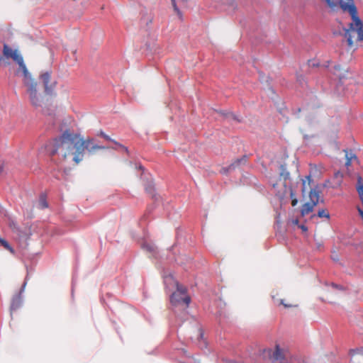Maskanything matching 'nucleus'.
<instances>
[{"instance_id": "25", "label": "nucleus", "mask_w": 363, "mask_h": 363, "mask_svg": "<svg viewBox=\"0 0 363 363\" xmlns=\"http://www.w3.org/2000/svg\"><path fill=\"white\" fill-rule=\"evenodd\" d=\"M297 203H298V199H297L296 198H294V199H293L291 200V205H292L293 206H296V205H297Z\"/></svg>"}, {"instance_id": "9", "label": "nucleus", "mask_w": 363, "mask_h": 363, "mask_svg": "<svg viewBox=\"0 0 363 363\" xmlns=\"http://www.w3.org/2000/svg\"><path fill=\"white\" fill-rule=\"evenodd\" d=\"M272 298L274 300V302L280 306V305H282L284 308H292V307H296L297 306L296 305L292 303H289L288 301H286L285 299L284 298H279L277 295V296H272Z\"/></svg>"}, {"instance_id": "1", "label": "nucleus", "mask_w": 363, "mask_h": 363, "mask_svg": "<svg viewBox=\"0 0 363 363\" xmlns=\"http://www.w3.org/2000/svg\"><path fill=\"white\" fill-rule=\"evenodd\" d=\"M93 140L89 138L84 140L79 134L67 130L50 142L48 148L52 156H58L60 162L77 165L84 159L85 150L92 155L97 150L111 148L95 145Z\"/></svg>"}, {"instance_id": "15", "label": "nucleus", "mask_w": 363, "mask_h": 363, "mask_svg": "<svg viewBox=\"0 0 363 363\" xmlns=\"http://www.w3.org/2000/svg\"><path fill=\"white\" fill-rule=\"evenodd\" d=\"M247 162V157L243 156L241 158L237 159L228 167L229 170L234 169L235 167L240 166L242 164H245Z\"/></svg>"}, {"instance_id": "22", "label": "nucleus", "mask_w": 363, "mask_h": 363, "mask_svg": "<svg viewBox=\"0 0 363 363\" xmlns=\"http://www.w3.org/2000/svg\"><path fill=\"white\" fill-rule=\"evenodd\" d=\"M39 205L42 208H45L48 206V204L46 201V199L45 196H41L39 200Z\"/></svg>"}, {"instance_id": "7", "label": "nucleus", "mask_w": 363, "mask_h": 363, "mask_svg": "<svg viewBox=\"0 0 363 363\" xmlns=\"http://www.w3.org/2000/svg\"><path fill=\"white\" fill-rule=\"evenodd\" d=\"M186 287L177 284V291L174 292L171 296L170 301L173 305H178L180 303V299L177 298V296L186 295Z\"/></svg>"}, {"instance_id": "20", "label": "nucleus", "mask_w": 363, "mask_h": 363, "mask_svg": "<svg viewBox=\"0 0 363 363\" xmlns=\"http://www.w3.org/2000/svg\"><path fill=\"white\" fill-rule=\"evenodd\" d=\"M352 360L354 363H363V354H356L353 355Z\"/></svg>"}, {"instance_id": "17", "label": "nucleus", "mask_w": 363, "mask_h": 363, "mask_svg": "<svg viewBox=\"0 0 363 363\" xmlns=\"http://www.w3.org/2000/svg\"><path fill=\"white\" fill-rule=\"evenodd\" d=\"M280 177L283 178L284 181L289 179V172L287 171L285 165H281L280 167Z\"/></svg>"}, {"instance_id": "5", "label": "nucleus", "mask_w": 363, "mask_h": 363, "mask_svg": "<svg viewBox=\"0 0 363 363\" xmlns=\"http://www.w3.org/2000/svg\"><path fill=\"white\" fill-rule=\"evenodd\" d=\"M327 5L333 10L341 9L343 11L350 13V6L356 7L353 0H325Z\"/></svg>"}, {"instance_id": "21", "label": "nucleus", "mask_w": 363, "mask_h": 363, "mask_svg": "<svg viewBox=\"0 0 363 363\" xmlns=\"http://www.w3.org/2000/svg\"><path fill=\"white\" fill-rule=\"evenodd\" d=\"M318 216L320 218H330L329 213L325 209L319 210L318 212Z\"/></svg>"}, {"instance_id": "29", "label": "nucleus", "mask_w": 363, "mask_h": 363, "mask_svg": "<svg viewBox=\"0 0 363 363\" xmlns=\"http://www.w3.org/2000/svg\"><path fill=\"white\" fill-rule=\"evenodd\" d=\"M298 220H294V224H298Z\"/></svg>"}, {"instance_id": "8", "label": "nucleus", "mask_w": 363, "mask_h": 363, "mask_svg": "<svg viewBox=\"0 0 363 363\" xmlns=\"http://www.w3.org/2000/svg\"><path fill=\"white\" fill-rule=\"evenodd\" d=\"M21 302H22V298H21V293H18V294H15L13 296L12 300H11V306H10L11 311H13L18 309L20 307Z\"/></svg>"}, {"instance_id": "23", "label": "nucleus", "mask_w": 363, "mask_h": 363, "mask_svg": "<svg viewBox=\"0 0 363 363\" xmlns=\"http://www.w3.org/2000/svg\"><path fill=\"white\" fill-rule=\"evenodd\" d=\"M342 177L343 174L340 172H337L336 173H335V177L339 179L338 184H340Z\"/></svg>"}, {"instance_id": "27", "label": "nucleus", "mask_w": 363, "mask_h": 363, "mask_svg": "<svg viewBox=\"0 0 363 363\" xmlns=\"http://www.w3.org/2000/svg\"><path fill=\"white\" fill-rule=\"evenodd\" d=\"M301 228V229L303 230V231H306L308 230L307 227H306L305 225H301L299 226Z\"/></svg>"}, {"instance_id": "24", "label": "nucleus", "mask_w": 363, "mask_h": 363, "mask_svg": "<svg viewBox=\"0 0 363 363\" xmlns=\"http://www.w3.org/2000/svg\"><path fill=\"white\" fill-rule=\"evenodd\" d=\"M306 190H307L306 181L303 180V181L302 193H303V194H306Z\"/></svg>"}, {"instance_id": "2", "label": "nucleus", "mask_w": 363, "mask_h": 363, "mask_svg": "<svg viewBox=\"0 0 363 363\" xmlns=\"http://www.w3.org/2000/svg\"><path fill=\"white\" fill-rule=\"evenodd\" d=\"M3 55L7 59H12L19 65L23 75V83L27 87V91L29 94L30 102L33 106L37 107L40 106L41 97L38 94L36 86L37 83L31 77L28 72L26 65L23 62V57L19 54L17 50H13L8 45L4 44L3 48Z\"/></svg>"}, {"instance_id": "18", "label": "nucleus", "mask_w": 363, "mask_h": 363, "mask_svg": "<svg viewBox=\"0 0 363 363\" xmlns=\"http://www.w3.org/2000/svg\"><path fill=\"white\" fill-rule=\"evenodd\" d=\"M0 243L5 249L9 250L11 253L15 254L14 249L9 244V242L6 240L0 238Z\"/></svg>"}, {"instance_id": "3", "label": "nucleus", "mask_w": 363, "mask_h": 363, "mask_svg": "<svg viewBox=\"0 0 363 363\" xmlns=\"http://www.w3.org/2000/svg\"><path fill=\"white\" fill-rule=\"evenodd\" d=\"M289 352L284 348H281L279 345H276L274 349H264L256 363H273L274 361H281L287 359Z\"/></svg>"}, {"instance_id": "11", "label": "nucleus", "mask_w": 363, "mask_h": 363, "mask_svg": "<svg viewBox=\"0 0 363 363\" xmlns=\"http://www.w3.org/2000/svg\"><path fill=\"white\" fill-rule=\"evenodd\" d=\"M320 192L315 189H311L309 193L310 202L316 206L319 202Z\"/></svg>"}, {"instance_id": "6", "label": "nucleus", "mask_w": 363, "mask_h": 363, "mask_svg": "<svg viewBox=\"0 0 363 363\" xmlns=\"http://www.w3.org/2000/svg\"><path fill=\"white\" fill-rule=\"evenodd\" d=\"M40 80L42 81L45 92L47 94H50L52 89L55 86V83L52 82L51 80V74L49 72H45L43 73L40 77Z\"/></svg>"}, {"instance_id": "12", "label": "nucleus", "mask_w": 363, "mask_h": 363, "mask_svg": "<svg viewBox=\"0 0 363 363\" xmlns=\"http://www.w3.org/2000/svg\"><path fill=\"white\" fill-rule=\"evenodd\" d=\"M99 135H101V137H103L105 140H108V141H111L112 143H113L114 144H116L118 147H119L120 148H121L122 150H123L127 154H128L129 151L128 150V148L126 147H125L124 145H123L122 144L118 143L117 141L113 140L112 138H111L108 135H106V133H104V132L101 131L100 133H99Z\"/></svg>"}, {"instance_id": "10", "label": "nucleus", "mask_w": 363, "mask_h": 363, "mask_svg": "<svg viewBox=\"0 0 363 363\" xmlns=\"http://www.w3.org/2000/svg\"><path fill=\"white\" fill-rule=\"evenodd\" d=\"M344 152L345 153V160H346L345 166L348 167L351 165V163L352 162V161L357 160V157L356 155L352 150L349 151L347 150H344Z\"/></svg>"}, {"instance_id": "26", "label": "nucleus", "mask_w": 363, "mask_h": 363, "mask_svg": "<svg viewBox=\"0 0 363 363\" xmlns=\"http://www.w3.org/2000/svg\"><path fill=\"white\" fill-rule=\"evenodd\" d=\"M290 197H291V200L293 199L296 198L295 197V194H294V192L292 190H291V192H290Z\"/></svg>"}, {"instance_id": "13", "label": "nucleus", "mask_w": 363, "mask_h": 363, "mask_svg": "<svg viewBox=\"0 0 363 363\" xmlns=\"http://www.w3.org/2000/svg\"><path fill=\"white\" fill-rule=\"evenodd\" d=\"M315 206L311 203H306L302 206L301 213L302 216H306L313 211Z\"/></svg>"}, {"instance_id": "4", "label": "nucleus", "mask_w": 363, "mask_h": 363, "mask_svg": "<svg viewBox=\"0 0 363 363\" xmlns=\"http://www.w3.org/2000/svg\"><path fill=\"white\" fill-rule=\"evenodd\" d=\"M350 14L352 17V22L350 23V29L345 30V36L347 38L348 45L352 47L353 41L351 30L357 32L359 40H363V23L358 16L357 7L350 6Z\"/></svg>"}, {"instance_id": "16", "label": "nucleus", "mask_w": 363, "mask_h": 363, "mask_svg": "<svg viewBox=\"0 0 363 363\" xmlns=\"http://www.w3.org/2000/svg\"><path fill=\"white\" fill-rule=\"evenodd\" d=\"M357 191L359 196H363V179L360 177H357V184L356 186Z\"/></svg>"}, {"instance_id": "28", "label": "nucleus", "mask_w": 363, "mask_h": 363, "mask_svg": "<svg viewBox=\"0 0 363 363\" xmlns=\"http://www.w3.org/2000/svg\"><path fill=\"white\" fill-rule=\"evenodd\" d=\"M306 179H308V185L310 186V184H311V177L310 176H308L306 177Z\"/></svg>"}, {"instance_id": "14", "label": "nucleus", "mask_w": 363, "mask_h": 363, "mask_svg": "<svg viewBox=\"0 0 363 363\" xmlns=\"http://www.w3.org/2000/svg\"><path fill=\"white\" fill-rule=\"evenodd\" d=\"M172 4L173 6L174 11L177 13V14L179 16L180 18H182V13L180 10L179 9V7L177 6V3L176 0H171ZM177 1L179 3L181 6H185L186 4L187 0H177Z\"/></svg>"}, {"instance_id": "19", "label": "nucleus", "mask_w": 363, "mask_h": 363, "mask_svg": "<svg viewBox=\"0 0 363 363\" xmlns=\"http://www.w3.org/2000/svg\"><path fill=\"white\" fill-rule=\"evenodd\" d=\"M178 299H180V303H184L186 306H189L191 301V298L188 295L177 296Z\"/></svg>"}]
</instances>
